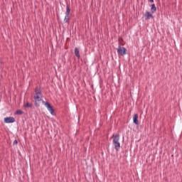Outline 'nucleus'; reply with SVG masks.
<instances>
[{
    "label": "nucleus",
    "mask_w": 182,
    "mask_h": 182,
    "mask_svg": "<svg viewBox=\"0 0 182 182\" xmlns=\"http://www.w3.org/2000/svg\"><path fill=\"white\" fill-rule=\"evenodd\" d=\"M34 100L35 106L39 107V105L42 102V90L39 87H36L35 89Z\"/></svg>",
    "instance_id": "f257e3e1"
},
{
    "label": "nucleus",
    "mask_w": 182,
    "mask_h": 182,
    "mask_svg": "<svg viewBox=\"0 0 182 182\" xmlns=\"http://www.w3.org/2000/svg\"><path fill=\"white\" fill-rule=\"evenodd\" d=\"M112 144L116 150V151H119L120 150V135L119 134H113L112 135Z\"/></svg>",
    "instance_id": "f03ea898"
},
{
    "label": "nucleus",
    "mask_w": 182,
    "mask_h": 182,
    "mask_svg": "<svg viewBox=\"0 0 182 182\" xmlns=\"http://www.w3.org/2000/svg\"><path fill=\"white\" fill-rule=\"evenodd\" d=\"M69 15H70V7L69 6V5L67 4L65 16L64 18V23H69V19H70Z\"/></svg>",
    "instance_id": "7ed1b4c3"
},
{
    "label": "nucleus",
    "mask_w": 182,
    "mask_h": 182,
    "mask_svg": "<svg viewBox=\"0 0 182 182\" xmlns=\"http://www.w3.org/2000/svg\"><path fill=\"white\" fill-rule=\"evenodd\" d=\"M43 103L45 105L46 107H47L50 114H52L53 116H55V110L53 109V107H52V105H50V103L45 101H43Z\"/></svg>",
    "instance_id": "20e7f679"
},
{
    "label": "nucleus",
    "mask_w": 182,
    "mask_h": 182,
    "mask_svg": "<svg viewBox=\"0 0 182 182\" xmlns=\"http://www.w3.org/2000/svg\"><path fill=\"white\" fill-rule=\"evenodd\" d=\"M127 51V49L124 47H122V46H119L117 49V53L119 56H124L126 55V52Z\"/></svg>",
    "instance_id": "39448f33"
},
{
    "label": "nucleus",
    "mask_w": 182,
    "mask_h": 182,
    "mask_svg": "<svg viewBox=\"0 0 182 182\" xmlns=\"http://www.w3.org/2000/svg\"><path fill=\"white\" fill-rule=\"evenodd\" d=\"M144 18L146 21H149V19H151L154 17L153 16V13H151V11H146L144 14Z\"/></svg>",
    "instance_id": "423d86ee"
},
{
    "label": "nucleus",
    "mask_w": 182,
    "mask_h": 182,
    "mask_svg": "<svg viewBox=\"0 0 182 182\" xmlns=\"http://www.w3.org/2000/svg\"><path fill=\"white\" fill-rule=\"evenodd\" d=\"M4 123H15V118L14 117H9L4 118Z\"/></svg>",
    "instance_id": "0eeeda50"
},
{
    "label": "nucleus",
    "mask_w": 182,
    "mask_h": 182,
    "mask_svg": "<svg viewBox=\"0 0 182 182\" xmlns=\"http://www.w3.org/2000/svg\"><path fill=\"white\" fill-rule=\"evenodd\" d=\"M138 119H139V114H134L133 117V122L134 123V124H139Z\"/></svg>",
    "instance_id": "6e6552de"
},
{
    "label": "nucleus",
    "mask_w": 182,
    "mask_h": 182,
    "mask_svg": "<svg viewBox=\"0 0 182 182\" xmlns=\"http://www.w3.org/2000/svg\"><path fill=\"white\" fill-rule=\"evenodd\" d=\"M80 51L79 50V48L76 47L75 48V55L77 58V59H80Z\"/></svg>",
    "instance_id": "1a4fd4ad"
},
{
    "label": "nucleus",
    "mask_w": 182,
    "mask_h": 182,
    "mask_svg": "<svg viewBox=\"0 0 182 182\" xmlns=\"http://www.w3.org/2000/svg\"><path fill=\"white\" fill-rule=\"evenodd\" d=\"M151 14H156V12H157V8L156 7V4H151Z\"/></svg>",
    "instance_id": "9d476101"
},
{
    "label": "nucleus",
    "mask_w": 182,
    "mask_h": 182,
    "mask_svg": "<svg viewBox=\"0 0 182 182\" xmlns=\"http://www.w3.org/2000/svg\"><path fill=\"white\" fill-rule=\"evenodd\" d=\"M15 114H18V115L23 114V111H22L21 109H18L16 111Z\"/></svg>",
    "instance_id": "9b49d317"
},
{
    "label": "nucleus",
    "mask_w": 182,
    "mask_h": 182,
    "mask_svg": "<svg viewBox=\"0 0 182 182\" xmlns=\"http://www.w3.org/2000/svg\"><path fill=\"white\" fill-rule=\"evenodd\" d=\"M33 105L30 102H27L26 105H23L24 107H32Z\"/></svg>",
    "instance_id": "f8f14e48"
},
{
    "label": "nucleus",
    "mask_w": 182,
    "mask_h": 182,
    "mask_svg": "<svg viewBox=\"0 0 182 182\" xmlns=\"http://www.w3.org/2000/svg\"><path fill=\"white\" fill-rule=\"evenodd\" d=\"M14 146L18 144V141L17 140H14L13 142Z\"/></svg>",
    "instance_id": "ddd939ff"
},
{
    "label": "nucleus",
    "mask_w": 182,
    "mask_h": 182,
    "mask_svg": "<svg viewBox=\"0 0 182 182\" xmlns=\"http://www.w3.org/2000/svg\"><path fill=\"white\" fill-rule=\"evenodd\" d=\"M149 2H151V4H153L154 2V0H148Z\"/></svg>",
    "instance_id": "4468645a"
},
{
    "label": "nucleus",
    "mask_w": 182,
    "mask_h": 182,
    "mask_svg": "<svg viewBox=\"0 0 182 182\" xmlns=\"http://www.w3.org/2000/svg\"><path fill=\"white\" fill-rule=\"evenodd\" d=\"M0 103H1V100H0Z\"/></svg>",
    "instance_id": "2eb2a0df"
}]
</instances>
